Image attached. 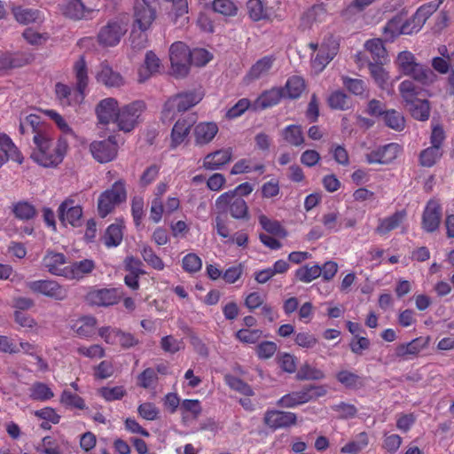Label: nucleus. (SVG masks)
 I'll list each match as a JSON object with an SVG mask.
<instances>
[{
  "mask_svg": "<svg viewBox=\"0 0 454 454\" xmlns=\"http://www.w3.org/2000/svg\"><path fill=\"white\" fill-rule=\"evenodd\" d=\"M74 71L76 79L75 89H72L61 82H58L55 85L56 97L62 106L78 105L84 99L89 76L87 64L83 56H81L74 63Z\"/></svg>",
  "mask_w": 454,
  "mask_h": 454,
  "instance_id": "nucleus-3",
  "label": "nucleus"
},
{
  "mask_svg": "<svg viewBox=\"0 0 454 454\" xmlns=\"http://www.w3.org/2000/svg\"><path fill=\"white\" fill-rule=\"evenodd\" d=\"M16 20L21 24H30L41 20L38 10L17 7L13 10Z\"/></svg>",
  "mask_w": 454,
  "mask_h": 454,
  "instance_id": "nucleus-46",
  "label": "nucleus"
},
{
  "mask_svg": "<svg viewBox=\"0 0 454 454\" xmlns=\"http://www.w3.org/2000/svg\"><path fill=\"white\" fill-rule=\"evenodd\" d=\"M224 381L230 388L246 396H252L254 394L253 388L247 382L236 376L226 374L224 376Z\"/></svg>",
  "mask_w": 454,
  "mask_h": 454,
  "instance_id": "nucleus-47",
  "label": "nucleus"
},
{
  "mask_svg": "<svg viewBox=\"0 0 454 454\" xmlns=\"http://www.w3.org/2000/svg\"><path fill=\"white\" fill-rule=\"evenodd\" d=\"M33 142L35 149L31 158L38 164L43 167H55L62 162L67 151V142L59 137L57 142H53L50 134H39L34 136Z\"/></svg>",
  "mask_w": 454,
  "mask_h": 454,
  "instance_id": "nucleus-2",
  "label": "nucleus"
},
{
  "mask_svg": "<svg viewBox=\"0 0 454 454\" xmlns=\"http://www.w3.org/2000/svg\"><path fill=\"white\" fill-rule=\"evenodd\" d=\"M182 267L185 272L191 274L196 273L201 270L202 261L198 254L194 253H189L183 257Z\"/></svg>",
  "mask_w": 454,
  "mask_h": 454,
  "instance_id": "nucleus-59",
  "label": "nucleus"
},
{
  "mask_svg": "<svg viewBox=\"0 0 454 454\" xmlns=\"http://www.w3.org/2000/svg\"><path fill=\"white\" fill-rule=\"evenodd\" d=\"M28 395L33 401L46 402L54 397V393L46 383L35 381L30 386Z\"/></svg>",
  "mask_w": 454,
  "mask_h": 454,
  "instance_id": "nucleus-37",
  "label": "nucleus"
},
{
  "mask_svg": "<svg viewBox=\"0 0 454 454\" xmlns=\"http://www.w3.org/2000/svg\"><path fill=\"white\" fill-rule=\"evenodd\" d=\"M158 381V375L154 369L146 368L137 376V386L148 389L153 387Z\"/></svg>",
  "mask_w": 454,
  "mask_h": 454,
  "instance_id": "nucleus-56",
  "label": "nucleus"
},
{
  "mask_svg": "<svg viewBox=\"0 0 454 454\" xmlns=\"http://www.w3.org/2000/svg\"><path fill=\"white\" fill-rule=\"evenodd\" d=\"M98 10V4L86 5L81 0H67L60 4V12L62 14L74 20L88 19L92 12Z\"/></svg>",
  "mask_w": 454,
  "mask_h": 454,
  "instance_id": "nucleus-15",
  "label": "nucleus"
},
{
  "mask_svg": "<svg viewBox=\"0 0 454 454\" xmlns=\"http://www.w3.org/2000/svg\"><path fill=\"white\" fill-rule=\"evenodd\" d=\"M182 419H197L202 413L201 403L198 399H184L179 408Z\"/></svg>",
  "mask_w": 454,
  "mask_h": 454,
  "instance_id": "nucleus-34",
  "label": "nucleus"
},
{
  "mask_svg": "<svg viewBox=\"0 0 454 454\" xmlns=\"http://www.w3.org/2000/svg\"><path fill=\"white\" fill-rule=\"evenodd\" d=\"M247 7L250 18L254 20H261L268 16V11L261 0H249Z\"/></svg>",
  "mask_w": 454,
  "mask_h": 454,
  "instance_id": "nucleus-61",
  "label": "nucleus"
},
{
  "mask_svg": "<svg viewBox=\"0 0 454 454\" xmlns=\"http://www.w3.org/2000/svg\"><path fill=\"white\" fill-rule=\"evenodd\" d=\"M263 424L272 431L290 428L297 424V415L292 411L268 409L263 415Z\"/></svg>",
  "mask_w": 454,
  "mask_h": 454,
  "instance_id": "nucleus-13",
  "label": "nucleus"
},
{
  "mask_svg": "<svg viewBox=\"0 0 454 454\" xmlns=\"http://www.w3.org/2000/svg\"><path fill=\"white\" fill-rule=\"evenodd\" d=\"M192 125V121L184 118L175 123L171 132V145L173 147L178 146L186 139Z\"/></svg>",
  "mask_w": 454,
  "mask_h": 454,
  "instance_id": "nucleus-33",
  "label": "nucleus"
},
{
  "mask_svg": "<svg viewBox=\"0 0 454 454\" xmlns=\"http://www.w3.org/2000/svg\"><path fill=\"white\" fill-rule=\"evenodd\" d=\"M33 59L34 56L30 53L4 52L0 54V71L23 67L31 62Z\"/></svg>",
  "mask_w": 454,
  "mask_h": 454,
  "instance_id": "nucleus-26",
  "label": "nucleus"
},
{
  "mask_svg": "<svg viewBox=\"0 0 454 454\" xmlns=\"http://www.w3.org/2000/svg\"><path fill=\"white\" fill-rule=\"evenodd\" d=\"M281 135L284 140L293 146H300L304 143V135L301 126L289 125L282 130Z\"/></svg>",
  "mask_w": 454,
  "mask_h": 454,
  "instance_id": "nucleus-43",
  "label": "nucleus"
},
{
  "mask_svg": "<svg viewBox=\"0 0 454 454\" xmlns=\"http://www.w3.org/2000/svg\"><path fill=\"white\" fill-rule=\"evenodd\" d=\"M42 262L51 274L64 278V271L67 267V257L64 254L47 251Z\"/></svg>",
  "mask_w": 454,
  "mask_h": 454,
  "instance_id": "nucleus-22",
  "label": "nucleus"
},
{
  "mask_svg": "<svg viewBox=\"0 0 454 454\" xmlns=\"http://www.w3.org/2000/svg\"><path fill=\"white\" fill-rule=\"evenodd\" d=\"M157 0H135L131 30V44L134 48L142 49L146 46V32L153 27L156 20Z\"/></svg>",
  "mask_w": 454,
  "mask_h": 454,
  "instance_id": "nucleus-1",
  "label": "nucleus"
},
{
  "mask_svg": "<svg viewBox=\"0 0 454 454\" xmlns=\"http://www.w3.org/2000/svg\"><path fill=\"white\" fill-rule=\"evenodd\" d=\"M283 89L280 87H273L263 91L254 101V107L256 110H263L279 103L284 98Z\"/></svg>",
  "mask_w": 454,
  "mask_h": 454,
  "instance_id": "nucleus-27",
  "label": "nucleus"
},
{
  "mask_svg": "<svg viewBox=\"0 0 454 454\" xmlns=\"http://www.w3.org/2000/svg\"><path fill=\"white\" fill-rule=\"evenodd\" d=\"M96 74V79L98 82L106 87H120L123 84V79L121 74L114 72L108 65L102 63Z\"/></svg>",
  "mask_w": 454,
  "mask_h": 454,
  "instance_id": "nucleus-29",
  "label": "nucleus"
},
{
  "mask_svg": "<svg viewBox=\"0 0 454 454\" xmlns=\"http://www.w3.org/2000/svg\"><path fill=\"white\" fill-rule=\"evenodd\" d=\"M12 211L16 218L22 221L33 219L37 215L35 206L25 200L14 203L12 207Z\"/></svg>",
  "mask_w": 454,
  "mask_h": 454,
  "instance_id": "nucleus-41",
  "label": "nucleus"
},
{
  "mask_svg": "<svg viewBox=\"0 0 454 454\" xmlns=\"http://www.w3.org/2000/svg\"><path fill=\"white\" fill-rule=\"evenodd\" d=\"M395 64L403 74L412 77L423 85L431 84L436 78L434 71L418 62L414 54L409 51L399 52Z\"/></svg>",
  "mask_w": 454,
  "mask_h": 454,
  "instance_id": "nucleus-4",
  "label": "nucleus"
},
{
  "mask_svg": "<svg viewBox=\"0 0 454 454\" xmlns=\"http://www.w3.org/2000/svg\"><path fill=\"white\" fill-rule=\"evenodd\" d=\"M401 151L398 144L390 143L367 153L366 160L370 164H388L397 158Z\"/></svg>",
  "mask_w": 454,
  "mask_h": 454,
  "instance_id": "nucleus-19",
  "label": "nucleus"
},
{
  "mask_svg": "<svg viewBox=\"0 0 454 454\" xmlns=\"http://www.w3.org/2000/svg\"><path fill=\"white\" fill-rule=\"evenodd\" d=\"M90 150L97 161L106 163L116 157L118 146L114 137H109L106 140L92 142Z\"/></svg>",
  "mask_w": 454,
  "mask_h": 454,
  "instance_id": "nucleus-18",
  "label": "nucleus"
},
{
  "mask_svg": "<svg viewBox=\"0 0 454 454\" xmlns=\"http://www.w3.org/2000/svg\"><path fill=\"white\" fill-rule=\"evenodd\" d=\"M161 349L169 354H176L184 349V343L182 339H176L173 335H167L160 340Z\"/></svg>",
  "mask_w": 454,
  "mask_h": 454,
  "instance_id": "nucleus-58",
  "label": "nucleus"
},
{
  "mask_svg": "<svg viewBox=\"0 0 454 454\" xmlns=\"http://www.w3.org/2000/svg\"><path fill=\"white\" fill-rule=\"evenodd\" d=\"M213 10L225 17H234L238 13V6L232 0H214Z\"/></svg>",
  "mask_w": 454,
  "mask_h": 454,
  "instance_id": "nucleus-51",
  "label": "nucleus"
},
{
  "mask_svg": "<svg viewBox=\"0 0 454 454\" xmlns=\"http://www.w3.org/2000/svg\"><path fill=\"white\" fill-rule=\"evenodd\" d=\"M266 233H260L259 237L261 241L270 249H278L281 247V243L274 237L275 234H282L286 236V232L285 229H265Z\"/></svg>",
  "mask_w": 454,
  "mask_h": 454,
  "instance_id": "nucleus-55",
  "label": "nucleus"
},
{
  "mask_svg": "<svg viewBox=\"0 0 454 454\" xmlns=\"http://www.w3.org/2000/svg\"><path fill=\"white\" fill-rule=\"evenodd\" d=\"M232 154V149L230 147L210 153L203 159V168L207 170L220 169L231 160Z\"/></svg>",
  "mask_w": 454,
  "mask_h": 454,
  "instance_id": "nucleus-23",
  "label": "nucleus"
},
{
  "mask_svg": "<svg viewBox=\"0 0 454 454\" xmlns=\"http://www.w3.org/2000/svg\"><path fill=\"white\" fill-rule=\"evenodd\" d=\"M325 377V372L322 370L308 363L303 364L296 374V378L299 380H320Z\"/></svg>",
  "mask_w": 454,
  "mask_h": 454,
  "instance_id": "nucleus-44",
  "label": "nucleus"
},
{
  "mask_svg": "<svg viewBox=\"0 0 454 454\" xmlns=\"http://www.w3.org/2000/svg\"><path fill=\"white\" fill-rule=\"evenodd\" d=\"M141 255L144 261L153 269L156 270H164L165 264L162 259L154 253L152 247H144L141 251Z\"/></svg>",
  "mask_w": 454,
  "mask_h": 454,
  "instance_id": "nucleus-57",
  "label": "nucleus"
},
{
  "mask_svg": "<svg viewBox=\"0 0 454 454\" xmlns=\"http://www.w3.org/2000/svg\"><path fill=\"white\" fill-rule=\"evenodd\" d=\"M403 438L396 434H383L381 448L388 454H395L402 445Z\"/></svg>",
  "mask_w": 454,
  "mask_h": 454,
  "instance_id": "nucleus-53",
  "label": "nucleus"
},
{
  "mask_svg": "<svg viewBox=\"0 0 454 454\" xmlns=\"http://www.w3.org/2000/svg\"><path fill=\"white\" fill-rule=\"evenodd\" d=\"M218 126L213 121H203L198 123L193 130L195 144L205 145L209 144L218 133Z\"/></svg>",
  "mask_w": 454,
  "mask_h": 454,
  "instance_id": "nucleus-25",
  "label": "nucleus"
},
{
  "mask_svg": "<svg viewBox=\"0 0 454 454\" xmlns=\"http://www.w3.org/2000/svg\"><path fill=\"white\" fill-rule=\"evenodd\" d=\"M120 110L118 101L114 98H106L98 102L96 114L99 124L106 125L115 122Z\"/></svg>",
  "mask_w": 454,
  "mask_h": 454,
  "instance_id": "nucleus-21",
  "label": "nucleus"
},
{
  "mask_svg": "<svg viewBox=\"0 0 454 454\" xmlns=\"http://www.w3.org/2000/svg\"><path fill=\"white\" fill-rule=\"evenodd\" d=\"M126 184L123 180L116 181L111 188L103 192L98 200V210L101 217H106L118 205L126 201Z\"/></svg>",
  "mask_w": 454,
  "mask_h": 454,
  "instance_id": "nucleus-8",
  "label": "nucleus"
},
{
  "mask_svg": "<svg viewBox=\"0 0 454 454\" xmlns=\"http://www.w3.org/2000/svg\"><path fill=\"white\" fill-rule=\"evenodd\" d=\"M59 219L63 225L76 227L82 223V209L74 200L67 198L61 202L58 208Z\"/></svg>",
  "mask_w": 454,
  "mask_h": 454,
  "instance_id": "nucleus-17",
  "label": "nucleus"
},
{
  "mask_svg": "<svg viewBox=\"0 0 454 454\" xmlns=\"http://www.w3.org/2000/svg\"><path fill=\"white\" fill-rule=\"evenodd\" d=\"M406 106L411 112L412 117L419 121H427L430 114V106L427 100L413 99L411 102H408Z\"/></svg>",
  "mask_w": 454,
  "mask_h": 454,
  "instance_id": "nucleus-40",
  "label": "nucleus"
},
{
  "mask_svg": "<svg viewBox=\"0 0 454 454\" xmlns=\"http://www.w3.org/2000/svg\"><path fill=\"white\" fill-rule=\"evenodd\" d=\"M98 393L107 402L121 400L127 394L124 387L122 386H116L113 387H103L98 389Z\"/></svg>",
  "mask_w": 454,
  "mask_h": 454,
  "instance_id": "nucleus-62",
  "label": "nucleus"
},
{
  "mask_svg": "<svg viewBox=\"0 0 454 454\" xmlns=\"http://www.w3.org/2000/svg\"><path fill=\"white\" fill-rule=\"evenodd\" d=\"M27 286L35 294H39L57 301H63L67 296V289L55 280H35L29 282Z\"/></svg>",
  "mask_w": 454,
  "mask_h": 454,
  "instance_id": "nucleus-14",
  "label": "nucleus"
},
{
  "mask_svg": "<svg viewBox=\"0 0 454 454\" xmlns=\"http://www.w3.org/2000/svg\"><path fill=\"white\" fill-rule=\"evenodd\" d=\"M283 89L284 98L295 99L298 98L305 90L304 80L297 75L291 76L287 79Z\"/></svg>",
  "mask_w": 454,
  "mask_h": 454,
  "instance_id": "nucleus-36",
  "label": "nucleus"
},
{
  "mask_svg": "<svg viewBox=\"0 0 454 454\" xmlns=\"http://www.w3.org/2000/svg\"><path fill=\"white\" fill-rule=\"evenodd\" d=\"M22 37L28 44L39 47L46 43L50 35L46 32H39L32 27H27L23 31Z\"/></svg>",
  "mask_w": 454,
  "mask_h": 454,
  "instance_id": "nucleus-49",
  "label": "nucleus"
},
{
  "mask_svg": "<svg viewBox=\"0 0 454 454\" xmlns=\"http://www.w3.org/2000/svg\"><path fill=\"white\" fill-rule=\"evenodd\" d=\"M429 344V337H418L410 342L402 343L396 346L395 355L397 357L408 359L410 356H415L425 349Z\"/></svg>",
  "mask_w": 454,
  "mask_h": 454,
  "instance_id": "nucleus-24",
  "label": "nucleus"
},
{
  "mask_svg": "<svg viewBox=\"0 0 454 454\" xmlns=\"http://www.w3.org/2000/svg\"><path fill=\"white\" fill-rule=\"evenodd\" d=\"M321 267L317 264L312 266L305 265L296 270L295 277L303 283H310L321 276Z\"/></svg>",
  "mask_w": 454,
  "mask_h": 454,
  "instance_id": "nucleus-48",
  "label": "nucleus"
},
{
  "mask_svg": "<svg viewBox=\"0 0 454 454\" xmlns=\"http://www.w3.org/2000/svg\"><path fill=\"white\" fill-rule=\"evenodd\" d=\"M170 74L176 78L185 77L190 70V50L182 42L174 43L169 49Z\"/></svg>",
  "mask_w": 454,
  "mask_h": 454,
  "instance_id": "nucleus-9",
  "label": "nucleus"
},
{
  "mask_svg": "<svg viewBox=\"0 0 454 454\" xmlns=\"http://www.w3.org/2000/svg\"><path fill=\"white\" fill-rule=\"evenodd\" d=\"M137 413L142 419L153 421L159 418L160 409L153 403L145 402L138 405Z\"/></svg>",
  "mask_w": 454,
  "mask_h": 454,
  "instance_id": "nucleus-64",
  "label": "nucleus"
},
{
  "mask_svg": "<svg viewBox=\"0 0 454 454\" xmlns=\"http://www.w3.org/2000/svg\"><path fill=\"white\" fill-rule=\"evenodd\" d=\"M59 401L63 405L68 408H75L78 410H84L86 408L84 399L67 389L62 391Z\"/></svg>",
  "mask_w": 454,
  "mask_h": 454,
  "instance_id": "nucleus-50",
  "label": "nucleus"
},
{
  "mask_svg": "<svg viewBox=\"0 0 454 454\" xmlns=\"http://www.w3.org/2000/svg\"><path fill=\"white\" fill-rule=\"evenodd\" d=\"M96 327L97 319L94 317H83L77 323L76 333L80 337L90 338L95 334Z\"/></svg>",
  "mask_w": 454,
  "mask_h": 454,
  "instance_id": "nucleus-45",
  "label": "nucleus"
},
{
  "mask_svg": "<svg viewBox=\"0 0 454 454\" xmlns=\"http://www.w3.org/2000/svg\"><path fill=\"white\" fill-rule=\"evenodd\" d=\"M29 129L31 132L34 133V136H37L39 134H48L44 128V124L42 121L41 118L36 114H28L24 119H20V132L22 135L28 134Z\"/></svg>",
  "mask_w": 454,
  "mask_h": 454,
  "instance_id": "nucleus-32",
  "label": "nucleus"
},
{
  "mask_svg": "<svg viewBox=\"0 0 454 454\" xmlns=\"http://www.w3.org/2000/svg\"><path fill=\"white\" fill-rule=\"evenodd\" d=\"M442 150L437 146H430L420 153V163L424 167H432L441 158Z\"/></svg>",
  "mask_w": 454,
  "mask_h": 454,
  "instance_id": "nucleus-60",
  "label": "nucleus"
},
{
  "mask_svg": "<svg viewBox=\"0 0 454 454\" xmlns=\"http://www.w3.org/2000/svg\"><path fill=\"white\" fill-rule=\"evenodd\" d=\"M369 69L372 77L378 86L384 89L389 80V75L386 69L380 65L372 63L369 64Z\"/></svg>",
  "mask_w": 454,
  "mask_h": 454,
  "instance_id": "nucleus-63",
  "label": "nucleus"
},
{
  "mask_svg": "<svg viewBox=\"0 0 454 454\" xmlns=\"http://www.w3.org/2000/svg\"><path fill=\"white\" fill-rule=\"evenodd\" d=\"M274 62L275 58L272 56H265L258 59L244 76V83L248 85L254 81L266 78L270 74Z\"/></svg>",
  "mask_w": 454,
  "mask_h": 454,
  "instance_id": "nucleus-20",
  "label": "nucleus"
},
{
  "mask_svg": "<svg viewBox=\"0 0 454 454\" xmlns=\"http://www.w3.org/2000/svg\"><path fill=\"white\" fill-rule=\"evenodd\" d=\"M364 47L367 51L372 54V59L378 62L387 57V51L383 45L381 39H371L366 41Z\"/></svg>",
  "mask_w": 454,
  "mask_h": 454,
  "instance_id": "nucleus-52",
  "label": "nucleus"
},
{
  "mask_svg": "<svg viewBox=\"0 0 454 454\" xmlns=\"http://www.w3.org/2000/svg\"><path fill=\"white\" fill-rule=\"evenodd\" d=\"M382 118L385 124L395 130H403L405 126L403 116L395 110L387 111Z\"/></svg>",
  "mask_w": 454,
  "mask_h": 454,
  "instance_id": "nucleus-54",
  "label": "nucleus"
},
{
  "mask_svg": "<svg viewBox=\"0 0 454 454\" xmlns=\"http://www.w3.org/2000/svg\"><path fill=\"white\" fill-rule=\"evenodd\" d=\"M202 99V95L197 92H188L176 95L169 98L163 110V116L166 119H172L174 113L184 112L197 105Z\"/></svg>",
  "mask_w": 454,
  "mask_h": 454,
  "instance_id": "nucleus-12",
  "label": "nucleus"
},
{
  "mask_svg": "<svg viewBox=\"0 0 454 454\" xmlns=\"http://www.w3.org/2000/svg\"><path fill=\"white\" fill-rule=\"evenodd\" d=\"M324 394L321 387L309 386L283 395L277 401V405L282 408H294Z\"/></svg>",
  "mask_w": 454,
  "mask_h": 454,
  "instance_id": "nucleus-11",
  "label": "nucleus"
},
{
  "mask_svg": "<svg viewBox=\"0 0 454 454\" xmlns=\"http://www.w3.org/2000/svg\"><path fill=\"white\" fill-rule=\"evenodd\" d=\"M339 42L333 36L324 38L320 43L309 44L314 51L311 56L312 67L317 72H321L333 59L339 51Z\"/></svg>",
  "mask_w": 454,
  "mask_h": 454,
  "instance_id": "nucleus-7",
  "label": "nucleus"
},
{
  "mask_svg": "<svg viewBox=\"0 0 454 454\" xmlns=\"http://www.w3.org/2000/svg\"><path fill=\"white\" fill-rule=\"evenodd\" d=\"M336 380L348 389H359L364 385L361 376L348 370L340 371L336 374Z\"/></svg>",
  "mask_w": 454,
  "mask_h": 454,
  "instance_id": "nucleus-38",
  "label": "nucleus"
},
{
  "mask_svg": "<svg viewBox=\"0 0 454 454\" xmlns=\"http://www.w3.org/2000/svg\"><path fill=\"white\" fill-rule=\"evenodd\" d=\"M216 220L221 221L230 214L235 219H245L248 216L247 202L240 197L235 196L234 192H226L221 194L215 202Z\"/></svg>",
  "mask_w": 454,
  "mask_h": 454,
  "instance_id": "nucleus-5",
  "label": "nucleus"
},
{
  "mask_svg": "<svg viewBox=\"0 0 454 454\" xmlns=\"http://www.w3.org/2000/svg\"><path fill=\"white\" fill-rule=\"evenodd\" d=\"M442 219V207L438 200H430L423 213V223L425 227H439Z\"/></svg>",
  "mask_w": 454,
  "mask_h": 454,
  "instance_id": "nucleus-31",
  "label": "nucleus"
},
{
  "mask_svg": "<svg viewBox=\"0 0 454 454\" xmlns=\"http://www.w3.org/2000/svg\"><path fill=\"white\" fill-rule=\"evenodd\" d=\"M383 38L386 42H393L403 34L402 15H396L391 19L383 27Z\"/></svg>",
  "mask_w": 454,
  "mask_h": 454,
  "instance_id": "nucleus-42",
  "label": "nucleus"
},
{
  "mask_svg": "<svg viewBox=\"0 0 454 454\" xmlns=\"http://www.w3.org/2000/svg\"><path fill=\"white\" fill-rule=\"evenodd\" d=\"M94 268L95 264L92 260L84 259L75 262L67 265L66 271H64V278L67 279H81L90 273Z\"/></svg>",
  "mask_w": 454,
  "mask_h": 454,
  "instance_id": "nucleus-28",
  "label": "nucleus"
},
{
  "mask_svg": "<svg viewBox=\"0 0 454 454\" xmlns=\"http://www.w3.org/2000/svg\"><path fill=\"white\" fill-rule=\"evenodd\" d=\"M123 295V291L120 288L98 289L90 291L86 301L91 305L107 307L117 304Z\"/></svg>",
  "mask_w": 454,
  "mask_h": 454,
  "instance_id": "nucleus-16",
  "label": "nucleus"
},
{
  "mask_svg": "<svg viewBox=\"0 0 454 454\" xmlns=\"http://www.w3.org/2000/svg\"><path fill=\"white\" fill-rule=\"evenodd\" d=\"M370 443L369 435L366 432H361L356 435V438L349 441L340 448L342 454H358L364 450Z\"/></svg>",
  "mask_w": 454,
  "mask_h": 454,
  "instance_id": "nucleus-35",
  "label": "nucleus"
},
{
  "mask_svg": "<svg viewBox=\"0 0 454 454\" xmlns=\"http://www.w3.org/2000/svg\"><path fill=\"white\" fill-rule=\"evenodd\" d=\"M160 68V59L153 51H148L145 55V64L138 69V82H145L152 75L159 73Z\"/></svg>",
  "mask_w": 454,
  "mask_h": 454,
  "instance_id": "nucleus-30",
  "label": "nucleus"
},
{
  "mask_svg": "<svg viewBox=\"0 0 454 454\" xmlns=\"http://www.w3.org/2000/svg\"><path fill=\"white\" fill-rule=\"evenodd\" d=\"M41 112L44 115L49 117L55 123L57 128L60 130V132L63 135L71 136L74 137H76L74 129L69 125L67 119L64 116H62L59 113H58L57 111L52 110V109H43V110H41Z\"/></svg>",
  "mask_w": 454,
  "mask_h": 454,
  "instance_id": "nucleus-39",
  "label": "nucleus"
},
{
  "mask_svg": "<svg viewBox=\"0 0 454 454\" xmlns=\"http://www.w3.org/2000/svg\"><path fill=\"white\" fill-rule=\"evenodd\" d=\"M128 19L117 17L102 26L97 35V41L102 47H114L120 43L128 31Z\"/></svg>",
  "mask_w": 454,
  "mask_h": 454,
  "instance_id": "nucleus-6",
  "label": "nucleus"
},
{
  "mask_svg": "<svg viewBox=\"0 0 454 454\" xmlns=\"http://www.w3.org/2000/svg\"><path fill=\"white\" fill-rule=\"evenodd\" d=\"M145 108L143 101H135L120 108L114 122L118 129L123 132L132 131L138 124Z\"/></svg>",
  "mask_w": 454,
  "mask_h": 454,
  "instance_id": "nucleus-10",
  "label": "nucleus"
}]
</instances>
